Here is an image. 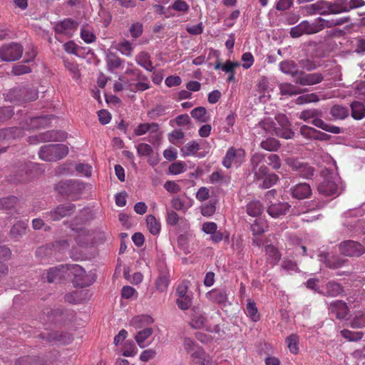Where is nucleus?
I'll return each instance as SVG.
<instances>
[{
  "label": "nucleus",
  "instance_id": "13",
  "mask_svg": "<svg viewBox=\"0 0 365 365\" xmlns=\"http://www.w3.org/2000/svg\"><path fill=\"white\" fill-rule=\"evenodd\" d=\"M78 23L75 20L67 18L63 21H58L55 24L53 29L56 34H63L68 37H71L77 30Z\"/></svg>",
  "mask_w": 365,
  "mask_h": 365
},
{
  "label": "nucleus",
  "instance_id": "20",
  "mask_svg": "<svg viewBox=\"0 0 365 365\" xmlns=\"http://www.w3.org/2000/svg\"><path fill=\"white\" fill-rule=\"evenodd\" d=\"M75 207V205L72 203L61 205L47 215L51 217L52 220L58 221L70 215L74 210Z\"/></svg>",
  "mask_w": 365,
  "mask_h": 365
},
{
  "label": "nucleus",
  "instance_id": "34",
  "mask_svg": "<svg viewBox=\"0 0 365 365\" xmlns=\"http://www.w3.org/2000/svg\"><path fill=\"white\" fill-rule=\"evenodd\" d=\"M135 61L138 65L144 68L145 70L152 72L154 70V66L150 60V56L148 53L145 51L140 52L135 56Z\"/></svg>",
  "mask_w": 365,
  "mask_h": 365
},
{
  "label": "nucleus",
  "instance_id": "62",
  "mask_svg": "<svg viewBox=\"0 0 365 365\" xmlns=\"http://www.w3.org/2000/svg\"><path fill=\"white\" fill-rule=\"evenodd\" d=\"M210 182L212 184L216 183H226L228 182V179L225 177L222 172L215 171L213 172L209 177Z\"/></svg>",
  "mask_w": 365,
  "mask_h": 365
},
{
  "label": "nucleus",
  "instance_id": "45",
  "mask_svg": "<svg viewBox=\"0 0 365 365\" xmlns=\"http://www.w3.org/2000/svg\"><path fill=\"white\" fill-rule=\"evenodd\" d=\"M347 262V259H344L339 256H334L332 257L327 258L325 260L327 267L333 269H336L344 266Z\"/></svg>",
  "mask_w": 365,
  "mask_h": 365
},
{
  "label": "nucleus",
  "instance_id": "54",
  "mask_svg": "<svg viewBox=\"0 0 365 365\" xmlns=\"http://www.w3.org/2000/svg\"><path fill=\"white\" fill-rule=\"evenodd\" d=\"M349 113L346 108L341 106L335 105L331 109V114L334 118L344 119Z\"/></svg>",
  "mask_w": 365,
  "mask_h": 365
},
{
  "label": "nucleus",
  "instance_id": "61",
  "mask_svg": "<svg viewBox=\"0 0 365 365\" xmlns=\"http://www.w3.org/2000/svg\"><path fill=\"white\" fill-rule=\"evenodd\" d=\"M185 170V163L182 161H177L170 165L168 168L169 173L173 175H178L183 173Z\"/></svg>",
  "mask_w": 365,
  "mask_h": 365
},
{
  "label": "nucleus",
  "instance_id": "19",
  "mask_svg": "<svg viewBox=\"0 0 365 365\" xmlns=\"http://www.w3.org/2000/svg\"><path fill=\"white\" fill-rule=\"evenodd\" d=\"M265 157L264 154L255 153L251 157L250 162L252 165V171L254 174V178L256 176L262 177L264 175L266 168L265 165H261Z\"/></svg>",
  "mask_w": 365,
  "mask_h": 365
},
{
  "label": "nucleus",
  "instance_id": "24",
  "mask_svg": "<svg viewBox=\"0 0 365 365\" xmlns=\"http://www.w3.org/2000/svg\"><path fill=\"white\" fill-rule=\"evenodd\" d=\"M330 310L336 314L339 319H346L349 313V309L346 302L342 300H336L331 304Z\"/></svg>",
  "mask_w": 365,
  "mask_h": 365
},
{
  "label": "nucleus",
  "instance_id": "38",
  "mask_svg": "<svg viewBox=\"0 0 365 365\" xmlns=\"http://www.w3.org/2000/svg\"><path fill=\"white\" fill-rule=\"evenodd\" d=\"M264 251L267 255V261L270 264H275L279 261L281 255L274 246L268 245L265 247Z\"/></svg>",
  "mask_w": 365,
  "mask_h": 365
},
{
  "label": "nucleus",
  "instance_id": "9",
  "mask_svg": "<svg viewBox=\"0 0 365 365\" xmlns=\"http://www.w3.org/2000/svg\"><path fill=\"white\" fill-rule=\"evenodd\" d=\"M23 46L18 43H4L0 46V58L4 61H15L23 54Z\"/></svg>",
  "mask_w": 365,
  "mask_h": 365
},
{
  "label": "nucleus",
  "instance_id": "4",
  "mask_svg": "<svg viewBox=\"0 0 365 365\" xmlns=\"http://www.w3.org/2000/svg\"><path fill=\"white\" fill-rule=\"evenodd\" d=\"M68 272L73 275L72 283L75 287H86L96 281L93 274L86 273V270L78 264H68Z\"/></svg>",
  "mask_w": 365,
  "mask_h": 365
},
{
  "label": "nucleus",
  "instance_id": "16",
  "mask_svg": "<svg viewBox=\"0 0 365 365\" xmlns=\"http://www.w3.org/2000/svg\"><path fill=\"white\" fill-rule=\"evenodd\" d=\"M317 27L314 21H302L298 25L292 27L290 30V36L292 38H298L304 34H313L317 33Z\"/></svg>",
  "mask_w": 365,
  "mask_h": 365
},
{
  "label": "nucleus",
  "instance_id": "14",
  "mask_svg": "<svg viewBox=\"0 0 365 365\" xmlns=\"http://www.w3.org/2000/svg\"><path fill=\"white\" fill-rule=\"evenodd\" d=\"M324 78V75L322 73H307L301 71L297 78L294 80V82L301 86H313L321 83Z\"/></svg>",
  "mask_w": 365,
  "mask_h": 365
},
{
  "label": "nucleus",
  "instance_id": "33",
  "mask_svg": "<svg viewBox=\"0 0 365 365\" xmlns=\"http://www.w3.org/2000/svg\"><path fill=\"white\" fill-rule=\"evenodd\" d=\"M159 130V125L157 123H145L139 124L134 130L137 136L143 135L148 132L157 133Z\"/></svg>",
  "mask_w": 365,
  "mask_h": 365
},
{
  "label": "nucleus",
  "instance_id": "25",
  "mask_svg": "<svg viewBox=\"0 0 365 365\" xmlns=\"http://www.w3.org/2000/svg\"><path fill=\"white\" fill-rule=\"evenodd\" d=\"M293 197L297 199H305L312 194V189L308 183H299L291 188Z\"/></svg>",
  "mask_w": 365,
  "mask_h": 365
},
{
  "label": "nucleus",
  "instance_id": "59",
  "mask_svg": "<svg viewBox=\"0 0 365 365\" xmlns=\"http://www.w3.org/2000/svg\"><path fill=\"white\" fill-rule=\"evenodd\" d=\"M81 37L86 43H93L96 39L93 31L85 26L81 30Z\"/></svg>",
  "mask_w": 365,
  "mask_h": 365
},
{
  "label": "nucleus",
  "instance_id": "35",
  "mask_svg": "<svg viewBox=\"0 0 365 365\" xmlns=\"http://www.w3.org/2000/svg\"><path fill=\"white\" fill-rule=\"evenodd\" d=\"M310 14H319L321 15H329V1H318L309 6Z\"/></svg>",
  "mask_w": 365,
  "mask_h": 365
},
{
  "label": "nucleus",
  "instance_id": "55",
  "mask_svg": "<svg viewBox=\"0 0 365 365\" xmlns=\"http://www.w3.org/2000/svg\"><path fill=\"white\" fill-rule=\"evenodd\" d=\"M341 335L349 341H358L363 337L364 333L343 329L341 331Z\"/></svg>",
  "mask_w": 365,
  "mask_h": 365
},
{
  "label": "nucleus",
  "instance_id": "22",
  "mask_svg": "<svg viewBox=\"0 0 365 365\" xmlns=\"http://www.w3.org/2000/svg\"><path fill=\"white\" fill-rule=\"evenodd\" d=\"M290 208V205L287 202H274L267 207L268 214L274 217L277 218L284 215Z\"/></svg>",
  "mask_w": 365,
  "mask_h": 365
},
{
  "label": "nucleus",
  "instance_id": "21",
  "mask_svg": "<svg viewBox=\"0 0 365 365\" xmlns=\"http://www.w3.org/2000/svg\"><path fill=\"white\" fill-rule=\"evenodd\" d=\"M66 138V134L63 132L56 130H48L45 133H40L37 136L30 137V142L33 143L34 139L38 141H58L61 140Z\"/></svg>",
  "mask_w": 365,
  "mask_h": 365
},
{
  "label": "nucleus",
  "instance_id": "50",
  "mask_svg": "<svg viewBox=\"0 0 365 365\" xmlns=\"http://www.w3.org/2000/svg\"><path fill=\"white\" fill-rule=\"evenodd\" d=\"M153 332V330L150 327H147L137 333V334L135 336V339L138 344L141 347L143 348L145 346L143 344L144 341L152 335Z\"/></svg>",
  "mask_w": 365,
  "mask_h": 365
},
{
  "label": "nucleus",
  "instance_id": "40",
  "mask_svg": "<svg viewBox=\"0 0 365 365\" xmlns=\"http://www.w3.org/2000/svg\"><path fill=\"white\" fill-rule=\"evenodd\" d=\"M153 319L148 315H140L134 317L130 322V324L135 329H140L143 326L152 324Z\"/></svg>",
  "mask_w": 365,
  "mask_h": 365
},
{
  "label": "nucleus",
  "instance_id": "44",
  "mask_svg": "<svg viewBox=\"0 0 365 365\" xmlns=\"http://www.w3.org/2000/svg\"><path fill=\"white\" fill-rule=\"evenodd\" d=\"M146 222L148 228L152 235H156L159 234L161 228L160 222L158 221L153 215H148Z\"/></svg>",
  "mask_w": 365,
  "mask_h": 365
},
{
  "label": "nucleus",
  "instance_id": "57",
  "mask_svg": "<svg viewBox=\"0 0 365 365\" xmlns=\"http://www.w3.org/2000/svg\"><path fill=\"white\" fill-rule=\"evenodd\" d=\"M18 199L15 196H9L0 199V210H10L17 203Z\"/></svg>",
  "mask_w": 365,
  "mask_h": 365
},
{
  "label": "nucleus",
  "instance_id": "42",
  "mask_svg": "<svg viewBox=\"0 0 365 365\" xmlns=\"http://www.w3.org/2000/svg\"><path fill=\"white\" fill-rule=\"evenodd\" d=\"M191 116L199 123H207L210 118L207 115V110L205 107L199 106L194 108L191 113Z\"/></svg>",
  "mask_w": 365,
  "mask_h": 365
},
{
  "label": "nucleus",
  "instance_id": "18",
  "mask_svg": "<svg viewBox=\"0 0 365 365\" xmlns=\"http://www.w3.org/2000/svg\"><path fill=\"white\" fill-rule=\"evenodd\" d=\"M350 18L346 17H341L337 19H323L318 18L314 21V24L316 27H317V33L324 29V28H331L336 26H340L344 24L349 22Z\"/></svg>",
  "mask_w": 365,
  "mask_h": 365
},
{
  "label": "nucleus",
  "instance_id": "32",
  "mask_svg": "<svg viewBox=\"0 0 365 365\" xmlns=\"http://www.w3.org/2000/svg\"><path fill=\"white\" fill-rule=\"evenodd\" d=\"M106 61L108 69L110 72H113L116 69L123 68L124 64V60L120 58L114 53H108L106 56Z\"/></svg>",
  "mask_w": 365,
  "mask_h": 365
},
{
  "label": "nucleus",
  "instance_id": "58",
  "mask_svg": "<svg viewBox=\"0 0 365 365\" xmlns=\"http://www.w3.org/2000/svg\"><path fill=\"white\" fill-rule=\"evenodd\" d=\"M63 62L65 67L73 75V78L75 80H78L81 76L78 64L75 61H71L68 60H64Z\"/></svg>",
  "mask_w": 365,
  "mask_h": 365
},
{
  "label": "nucleus",
  "instance_id": "8",
  "mask_svg": "<svg viewBox=\"0 0 365 365\" xmlns=\"http://www.w3.org/2000/svg\"><path fill=\"white\" fill-rule=\"evenodd\" d=\"M364 4V0H336L334 2L329 1V14L349 12L351 9L361 7Z\"/></svg>",
  "mask_w": 365,
  "mask_h": 365
},
{
  "label": "nucleus",
  "instance_id": "30",
  "mask_svg": "<svg viewBox=\"0 0 365 365\" xmlns=\"http://www.w3.org/2000/svg\"><path fill=\"white\" fill-rule=\"evenodd\" d=\"M279 177L274 173H269L268 168H266L264 175L262 177L256 176L255 178V181H262L261 187L262 188H269L273 186L278 181Z\"/></svg>",
  "mask_w": 365,
  "mask_h": 365
},
{
  "label": "nucleus",
  "instance_id": "60",
  "mask_svg": "<svg viewBox=\"0 0 365 365\" xmlns=\"http://www.w3.org/2000/svg\"><path fill=\"white\" fill-rule=\"evenodd\" d=\"M36 255L43 260L44 258L53 255V248L48 245L41 246L36 250Z\"/></svg>",
  "mask_w": 365,
  "mask_h": 365
},
{
  "label": "nucleus",
  "instance_id": "23",
  "mask_svg": "<svg viewBox=\"0 0 365 365\" xmlns=\"http://www.w3.org/2000/svg\"><path fill=\"white\" fill-rule=\"evenodd\" d=\"M191 358L193 365H212L211 358L202 347H200L192 352Z\"/></svg>",
  "mask_w": 365,
  "mask_h": 365
},
{
  "label": "nucleus",
  "instance_id": "48",
  "mask_svg": "<svg viewBox=\"0 0 365 365\" xmlns=\"http://www.w3.org/2000/svg\"><path fill=\"white\" fill-rule=\"evenodd\" d=\"M200 150V145L197 142L193 140L187 143L181 148V153L183 156H191L196 154Z\"/></svg>",
  "mask_w": 365,
  "mask_h": 365
},
{
  "label": "nucleus",
  "instance_id": "1",
  "mask_svg": "<svg viewBox=\"0 0 365 365\" xmlns=\"http://www.w3.org/2000/svg\"><path fill=\"white\" fill-rule=\"evenodd\" d=\"M276 123L267 119L261 123L262 127L267 133L276 135L284 139H291L294 133L291 129V124L287 117L284 114H278L275 116Z\"/></svg>",
  "mask_w": 365,
  "mask_h": 365
},
{
  "label": "nucleus",
  "instance_id": "46",
  "mask_svg": "<svg viewBox=\"0 0 365 365\" xmlns=\"http://www.w3.org/2000/svg\"><path fill=\"white\" fill-rule=\"evenodd\" d=\"M260 146L264 150L273 152L279 150L280 148V143L279 140L275 138H268L261 142Z\"/></svg>",
  "mask_w": 365,
  "mask_h": 365
},
{
  "label": "nucleus",
  "instance_id": "47",
  "mask_svg": "<svg viewBox=\"0 0 365 365\" xmlns=\"http://www.w3.org/2000/svg\"><path fill=\"white\" fill-rule=\"evenodd\" d=\"M73 340V334L67 331H55V343L68 344Z\"/></svg>",
  "mask_w": 365,
  "mask_h": 365
},
{
  "label": "nucleus",
  "instance_id": "26",
  "mask_svg": "<svg viewBox=\"0 0 365 365\" xmlns=\"http://www.w3.org/2000/svg\"><path fill=\"white\" fill-rule=\"evenodd\" d=\"M192 312V321L190 323V326L195 329H201L205 327L207 319L201 313L200 306H193Z\"/></svg>",
  "mask_w": 365,
  "mask_h": 365
},
{
  "label": "nucleus",
  "instance_id": "49",
  "mask_svg": "<svg viewBox=\"0 0 365 365\" xmlns=\"http://www.w3.org/2000/svg\"><path fill=\"white\" fill-rule=\"evenodd\" d=\"M48 125V118L47 116H38L30 119V125H29L31 129H38L44 128Z\"/></svg>",
  "mask_w": 365,
  "mask_h": 365
},
{
  "label": "nucleus",
  "instance_id": "11",
  "mask_svg": "<svg viewBox=\"0 0 365 365\" xmlns=\"http://www.w3.org/2000/svg\"><path fill=\"white\" fill-rule=\"evenodd\" d=\"M339 249L341 255L350 257H358L365 253V247L361 243L353 240L341 242Z\"/></svg>",
  "mask_w": 365,
  "mask_h": 365
},
{
  "label": "nucleus",
  "instance_id": "56",
  "mask_svg": "<svg viewBox=\"0 0 365 365\" xmlns=\"http://www.w3.org/2000/svg\"><path fill=\"white\" fill-rule=\"evenodd\" d=\"M327 292L329 297H337L344 293V289L339 283L329 282L327 284Z\"/></svg>",
  "mask_w": 365,
  "mask_h": 365
},
{
  "label": "nucleus",
  "instance_id": "43",
  "mask_svg": "<svg viewBox=\"0 0 365 365\" xmlns=\"http://www.w3.org/2000/svg\"><path fill=\"white\" fill-rule=\"evenodd\" d=\"M263 211V205L259 200H252L247 205V213L250 216L256 217Z\"/></svg>",
  "mask_w": 365,
  "mask_h": 365
},
{
  "label": "nucleus",
  "instance_id": "3",
  "mask_svg": "<svg viewBox=\"0 0 365 365\" xmlns=\"http://www.w3.org/2000/svg\"><path fill=\"white\" fill-rule=\"evenodd\" d=\"M68 148L63 144H48L41 148L38 155L44 161H57L66 157Z\"/></svg>",
  "mask_w": 365,
  "mask_h": 365
},
{
  "label": "nucleus",
  "instance_id": "64",
  "mask_svg": "<svg viewBox=\"0 0 365 365\" xmlns=\"http://www.w3.org/2000/svg\"><path fill=\"white\" fill-rule=\"evenodd\" d=\"M351 326L356 329L364 328L365 313L355 316L351 322Z\"/></svg>",
  "mask_w": 365,
  "mask_h": 365
},
{
  "label": "nucleus",
  "instance_id": "27",
  "mask_svg": "<svg viewBox=\"0 0 365 365\" xmlns=\"http://www.w3.org/2000/svg\"><path fill=\"white\" fill-rule=\"evenodd\" d=\"M35 166L36 165L32 163L24 165L23 168L18 170L10 180L14 183L24 182L30 180L33 177L31 175V173H29V170L31 171V168H34Z\"/></svg>",
  "mask_w": 365,
  "mask_h": 365
},
{
  "label": "nucleus",
  "instance_id": "51",
  "mask_svg": "<svg viewBox=\"0 0 365 365\" xmlns=\"http://www.w3.org/2000/svg\"><path fill=\"white\" fill-rule=\"evenodd\" d=\"M116 49L123 55L128 57L132 56L133 51V47L131 43L127 40H123V41L119 42L116 45Z\"/></svg>",
  "mask_w": 365,
  "mask_h": 365
},
{
  "label": "nucleus",
  "instance_id": "6",
  "mask_svg": "<svg viewBox=\"0 0 365 365\" xmlns=\"http://www.w3.org/2000/svg\"><path fill=\"white\" fill-rule=\"evenodd\" d=\"M68 274V264L51 267L43 272L41 280L44 282L61 284L66 279Z\"/></svg>",
  "mask_w": 365,
  "mask_h": 365
},
{
  "label": "nucleus",
  "instance_id": "37",
  "mask_svg": "<svg viewBox=\"0 0 365 365\" xmlns=\"http://www.w3.org/2000/svg\"><path fill=\"white\" fill-rule=\"evenodd\" d=\"M28 225L26 222L18 221L11 228L9 235L11 238L19 239L26 234Z\"/></svg>",
  "mask_w": 365,
  "mask_h": 365
},
{
  "label": "nucleus",
  "instance_id": "28",
  "mask_svg": "<svg viewBox=\"0 0 365 365\" xmlns=\"http://www.w3.org/2000/svg\"><path fill=\"white\" fill-rule=\"evenodd\" d=\"M279 66L282 73L290 75L294 78V80L297 78V76L299 75L301 71L298 69L296 63L292 60L283 61L279 63Z\"/></svg>",
  "mask_w": 365,
  "mask_h": 365
},
{
  "label": "nucleus",
  "instance_id": "52",
  "mask_svg": "<svg viewBox=\"0 0 365 365\" xmlns=\"http://www.w3.org/2000/svg\"><path fill=\"white\" fill-rule=\"evenodd\" d=\"M217 200H210L209 202L200 207L201 214L205 217L212 216L216 211Z\"/></svg>",
  "mask_w": 365,
  "mask_h": 365
},
{
  "label": "nucleus",
  "instance_id": "10",
  "mask_svg": "<svg viewBox=\"0 0 365 365\" xmlns=\"http://www.w3.org/2000/svg\"><path fill=\"white\" fill-rule=\"evenodd\" d=\"M245 152L242 148H230L222 160V165L226 168H230L233 165L238 167L244 161Z\"/></svg>",
  "mask_w": 365,
  "mask_h": 365
},
{
  "label": "nucleus",
  "instance_id": "15",
  "mask_svg": "<svg viewBox=\"0 0 365 365\" xmlns=\"http://www.w3.org/2000/svg\"><path fill=\"white\" fill-rule=\"evenodd\" d=\"M158 277L155 281V287L161 293L167 290L170 283V272L166 264L161 262L158 265Z\"/></svg>",
  "mask_w": 365,
  "mask_h": 365
},
{
  "label": "nucleus",
  "instance_id": "2",
  "mask_svg": "<svg viewBox=\"0 0 365 365\" xmlns=\"http://www.w3.org/2000/svg\"><path fill=\"white\" fill-rule=\"evenodd\" d=\"M320 116H322V111L315 108L304 110L299 115L300 119L305 122H310L314 126L325 131L334 134H339L341 132L339 127L326 123L319 118Z\"/></svg>",
  "mask_w": 365,
  "mask_h": 365
},
{
  "label": "nucleus",
  "instance_id": "5",
  "mask_svg": "<svg viewBox=\"0 0 365 365\" xmlns=\"http://www.w3.org/2000/svg\"><path fill=\"white\" fill-rule=\"evenodd\" d=\"M38 98V91L35 88L17 87L9 91L6 99L16 103L34 101Z\"/></svg>",
  "mask_w": 365,
  "mask_h": 365
},
{
  "label": "nucleus",
  "instance_id": "31",
  "mask_svg": "<svg viewBox=\"0 0 365 365\" xmlns=\"http://www.w3.org/2000/svg\"><path fill=\"white\" fill-rule=\"evenodd\" d=\"M318 190L324 195L331 196L336 194L338 187L334 181L330 180H324L319 185Z\"/></svg>",
  "mask_w": 365,
  "mask_h": 365
},
{
  "label": "nucleus",
  "instance_id": "39",
  "mask_svg": "<svg viewBox=\"0 0 365 365\" xmlns=\"http://www.w3.org/2000/svg\"><path fill=\"white\" fill-rule=\"evenodd\" d=\"M279 88L280 93L284 96H291L300 94L303 92L300 88L289 83H281L279 86Z\"/></svg>",
  "mask_w": 365,
  "mask_h": 365
},
{
  "label": "nucleus",
  "instance_id": "53",
  "mask_svg": "<svg viewBox=\"0 0 365 365\" xmlns=\"http://www.w3.org/2000/svg\"><path fill=\"white\" fill-rule=\"evenodd\" d=\"M246 311L247 314L252 319L253 321L256 322L259 320V315L258 314L256 303L251 298H248L247 299Z\"/></svg>",
  "mask_w": 365,
  "mask_h": 365
},
{
  "label": "nucleus",
  "instance_id": "41",
  "mask_svg": "<svg viewBox=\"0 0 365 365\" xmlns=\"http://www.w3.org/2000/svg\"><path fill=\"white\" fill-rule=\"evenodd\" d=\"M351 116L355 120H361L365 115V106L359 101H354L351 104Z\"/></svg>",
  "mask_w": 365,
  "mask_h": 365
},
{
  "label": "nucleus",
  "instance_id": "29",
  "mask_svg": "<svg viewBox=\"0 0 365 365\" xmlns=\"http://www.w3.org/2000/svg\"><path fill=\"white\" fill-rule=\"evenodd\" d=\"M24 131L21 128L12 127L0 129V141L9 140L23 136Z\"/></svg>",
  "mask_w": 365,
  "mask_h": 365
},
{
  "label": "nucleus",
  "instance_id": "36",
  "mask_svg": "<svg viewBox=\"0 0 365 365\" xmlns=\"http://www.w3.org/2000/svg\"><path fill=\"white\" fill-rule=\"evenodd\" d=\"M268 224L262 217L257 218L251 225V231L253 235H259L267 231Z\"/></svg>",
  "mask_w": 365,
  "mask_h": 365
},
{
  "label": "nucleus",
  "instance_id": "12",
  "mask_svg": "<svg viewBox=\"0 0 365 365\" xmlns=\"http://www.w3.org/2000/svg\"><path fill=\"white\" fill-rule=\"evenodd\" d=\"M84 188V185L76 180H65L59 182L56 186V190L58 193L71 196L73 194L80 192Z\"/></svg>",
  "mask_w": 365,
  "mask_h": 365
},
{
  "label": "nucleus",
  "instance_id": "17",
  "mask_svg": "<svg viewBox=\"0 0 365 365\" xmlns=\"http://www.w3.org/2000/svg\"><path fill=\"white\" fill-rule=\"evenodd\" d=\"M292 170L304 178H311L315 172V169L309 164L297 160H293L289 163Z\"/></svg>",
  "mask_w": 365,
  "mask_h": 365
},
{
  "label": "nucleus",
  "instance_id": "63",
  "mask_svg": "<svg viewBox=\"0 0 365 365\" xmlns=\"http://www.w3.org/2000/svg\"><path fill=\"white\" fill-rule=\"evenodd\" d=\"M287 341L289 351L293 354H297L299 351L298 336L296 334H291L287 338Z\"/></svg>",
  "mask_w": 365,
  "mask_h": 365
},
{
  "label": "nucleus",
  "instance_id": "7",
  "mask_svg": "<svg viewBox=\"0 0 365 365\" xmlns=\"http://www.w3.org/2000/svg\"><path fill=\"white\" fill-rule=\"evenodd\" d=\"M48 321L58 326H66L71 323L76 316L73 310L50 309L46 313Z\"/></svg>",
  "mask_w": 365,
  "mask_h": 365
}]
</instances>
